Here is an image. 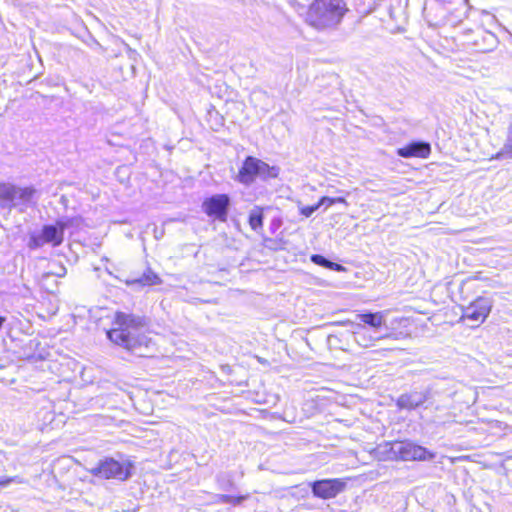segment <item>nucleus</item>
I'll use <instances>...</instances> for the list:
<instances>
[{
	"instance_id": "obj_1",
	"label": "nucleus",
	"mask_w": 512,
	"mask_h": 512,
	"mask_svg": "<svg viewBox=\"0 0 512 512\" xmlns=\"http://www.w3.org/2000/svg\"><path fill=\"white\" fill-rule=\"evenodd\" d=\"M114 327L107 330L108 338L117 345L142 355L141 349L152 346V339L141 332L145 325L142 318L118 312L114 316Z\"/></svg>"
},
{
	"instance_id": "obj_2",
	"label": "nucleus",
	"mask_w": 512,
	"mask_h": 512,
	"mask_svg": "<svg viewBox=\"0 0 512 512\" xmlns=\"http://www.w3.org/2000/svg\"><path fill=\"white\" fill-rule=\"evenodd\" d=\"M349 12L345 0H313L303 15L304 22L316 31L337 28Z\"/></svg>"
},
{
	"instance_id": "obj_3",
	"label": "nucleus",
	"mask_w": 512,
	"mask_h": 512,
	"mask_svg": "<svg viewBox=\"0 0 512 512\" xmlns=\"http://www.w3.org/2000/svg\"><path fill=\"white\" fill-rule=\"evenodd\" d=\"M279 175V168L271 166L268 163L254 157L247 156L244 158L242 165L238 169L237 181L243 185H250L261 179L263 181L275 179Z\"/></svg>"
},
{
	"instance_id": "obj_4",
	"label": "nucleus",
	"mask_w": 512,
	"mask_h": 512,
	"mask_svg": "<svg viewBox=\"0 0 512 512\" xmlns=\"http://www.w3.org/2000/svg\"><path fill=\"white\" fill-rule=\"evenodd\" d=\"M382 448L384 452L388 453L385 459H400L403 461H424L431 460L435 457L434 453L412 442H395L391 444H386Z\"/></svg>"
},
{
	"instance_id": "obj_5",
	"label": "nucleus",
	"mask_w": 512,
	"mask_h": 512,
	"mask_svg": "<svg viewBox=\"0 0 512 512\" xmlns=\"http://www.w3.org/2000/svg\"><path fill=\"white\" fill-rule=\"evenodd\" d=\"M229 206L230 198L224 193L206 197L202 202V210L205 215L220 222L227 221Z\"/></svg>"
},
{
	"instance_id": "obj_6",
	"label": "nucleus",
	"mask_w": 512,
	"mask_h": 512,
	"mask_svg": "<svg viewBox=\"0 0 512 512\" xmlns=\"http://www.w3.org/2000/svg\"><path fill=\"white\" fill-rule=\"evenodd\" d=\"M132 464L129 461L118 462L114 459H105L92 470L96 476L106 479L116 478L120 480L127 479L131 474Z\"/></svg>"
},
{
	"instance_id": "obj_7",
	"label": "nucleus",
	"mask_w": 512,
	"mask_h": 512,
	"mask_svg": "<svg viewBox=\"0 0 512 512\" xmlns=\"http://www.w3.org/2000/svg\"><path fill=\"white\" fill-rule=\"evenodd\" d=\"M491 301L488 298L479 297L463 309L461 320H470L479 326L488 317L491 311Z\"/></svg>"
},
{
	"instance_id": "obj_8",
	"label": "nucleus",
	"mask_w": 512,
	"mask_h": 512,
	"mask_svg": "<svg viewBox=\"0 0 512 512\" xmlns=\"http://www.w3.org/2000/svg\"><path fill=\"white\" fill-rule=\"evenodd\" d=\"M346 483L341 479L320 480L313 484V493L321 498L335 497L344 490Z\"/></svg>"
},
{
	"instance_id": "obj_9",
	"label": "nucleus",
	"mask_w": 512,
	"mask_h": 512,
	"mask_svg": "<svg viewBox=\"0 0 512 512\" xmlns=\"http://www.w3.org/2000/svg\"><path fill=\"white\" fill-rule=\"evenodd\" d=\"M432 149L428 142L416 141L397 149V155L403 158L426 159L431 155Z\"/></svg>"
},
{
	"instance_id": "obj_10",
	"label": "nucleus",
	"mask_w": 512,
	"mask_h": 512,
	"mask_svg": "<svg viewBox=\"0 0 512 512\" xmlns=\"http://www.w3.org/2000/svg\"><path fill=\"white\" fill-rule=\"evenodd\" d=\"M66 227L67 223L61 220L56 221L54 225H44L41 231L46 244H51L53 247L59 246L63 242Z\"/></svg>"
},
{
	"instance_id": "obj_11",
	"label": "nucleus",
	"mask_w": 512,
	"mask_h": 512,
	"mask_svg": "<svg viewBox=\"0 0 512 512\" xmlns=\"http://www.w3.org/2000/svg\"><path fill=\"white\" fill-rule=\"evenodd\" d=\"M268 207L254 206L248 213L247 222L250 229L256 233H261L264 227L265 211Z\"/></svg>"
},
{
	"instance_id": "obj_12",
	"label": "nucleus",
	"mask_w": 512,
	"mask_h": 512,
	"mask_svg": "<svg viewBox=\"0 0 512 512\" xmlns=\"http://www.w3.org/2000/svg\"><path fill=\"white\" fill-rule=\"evenodd\" d=\"M354 337L356 343L363 348L372 347L377 340L384 338L383 336L373 337L366 327L360 325L354 332Z\"/></svg>"
},
{
	"instance_id": "obj_13",
	"label": "nucleus",
	"mask_w": 512,
	"mask_h": 512,
	"mask_svg": "<svg viewBox=\"0 0 512 512\" xmlns=\"http://www.w3.org/2000/svg\"><path fill=\"white\" fill-rule=\"evenodd\" d=\"M16 199V187L0 183V206L11 207Z\"/></svg>"
},
{
	"instance_id": "obj_14",
	"label": "nucleus",
	"mask_w": 512,
	"mask_h": 512,
	"mask_svg": "<svg viewBox=\"0 0 512 512\" xmlns=\"http://www.w3.org/2000/svg\"><path fill=\"white\" fill-rule=\"evenodd\" d=\"M131 283L138 284L140 286H155L161 284V279L151 269H147L139 278L132 281Z\"/></svg>"
},
{
	"instance_id": "obj_15",
	"label": "nucleus",
	"mask_w": 512,
	"mask_h": 512,
	"mask_svg": "<svg viewBox=\"0 0 512 512\" xmlns=\"http://www.w3.org/2000/svg\"><path fill=\"white\" fill-rule=\"evenodd\" d=\"M359 318L364 324H367L373 328H379L385 322L384 315L380 312L361 314V315H359Z\"/></svg>"
},
{
	"instance_id": "obj_16",
	"label": "nucleus",
	"mask_w": 512,
	"mask_h": 512,
	"mask_svg": "<svg viewBox=\"0 0 512 512\" xmlns=\"http://www.w3.org/2000/svg\"><path fill=\"white\" fill-rule=\"evenodd\" d=\"M311 261L319 266L334 270V271H344L345 268L338 263L332 262L326 259L324 256L319 254H314L311 256Z\"/></svg>"
},
{
	"instance_id": "obj_17",
	"label": "nucleus",
	"mask_w": 512,
	"mask_h": 512,
	"mask_svg": "<svg viewBox=\"0 0 512 512\" xmlns=\"http://www.w3.org/2000/svg\"><path fill=\"white\" fill-rule=\"evenodd\" d=\"M36 193V190L33 187H25V188H16V198L21 199L24 202H30L34 195Z\"/></svg>"
},
{
	"instance_id": "obj_18",
	"label": "nucleus",
	"mask_w": 512,
	"mask_h": 512,
	"mask_svg": "<svg viewBox=\"0 0 512 512\" xmlns=\"http://www.w3.org/2000/svg\"><path fill=\"white\" fill-rule=\"evenodd\" d=\"M346 204V200L345 198L343 197H334V198H331V197H327V196H323L321 197L319 200H318V205L319 206H322V205H326V206H332L334 204Z\"/></svg>"
},
{
	"instance_id": "obj_19",
	"label": "nucleus",
	"mask_w": 512,
	"mask_h": 512,
	"mask_svg": "<svg viewBox=\"0 0 512 512\" xmlns=\"http://www.w3.org/2000/svg\"><path fill=\"white\" fill-rule=\"evenodd\" d=\"M420 400L410 401V396H401L398 400V405L402 408H412L418 406Z\"/></svg>"
},
{
	"instance_id": "obj_20",
	"label": "nucleus",
	"mask_w": 512,
	"mask_h": 512,
	"mask_svg": "<svg viewBox=\"0 0 512 512\" xmlns=\"http://www.w3.org/2000/svg\"><path fill=\"white\" fill-rule=\"evenodd\" d=\"M46 244L44 241L43 234L40 235H32L29 240V247L32 249H35L37 247H40L42 245Z\"/></svg>"
},
{
	"instance_id": "obj_21",
	"label": "nucleus",
	"mask_w": 512,
	"mask_h": 512,
	"mask_svg": "<svg viewBox=\"0 0 512 512\" xmlns=\"http://www.w3.org/2000/svg\"><path fill=\"white\" fill-rule=\"evenodd\" d=\"M319 207L318 202L314 205L301 207L300 214L305 217H310Z\"/></svg>"
},
{
	"instance_id": "obj_22",
	"label": "nucleus",
	"mask_w": 512,
	"mask_h": 512,
	"mask_svg": "<svg viewBox=\"0 0 512 512\" xmlns=\"http://www.w3.org/2000/svg\"><path fill=\"white\" fill-rule=\"evenodd\" d=\"M282 226V219L275 217L271 220V229L273 232L277 231Z\"/></svg>"
},
{
	"instance_id": "obj_23",
	"label": "nucleus",
	"mask_w": 512,
	"mask_h": 512,
	"mask_svg": "<svg viewBox=\"0 0 512 512\" xmlns=\"http://www.w3.org/2000/svg\"><path fill=\"white\" fill-rule=\"evenodd\" d=\"M220 498H221V501H223V502H233V503H240L244 499L243 497L233 498L231 496H226V495H222Z\"/></svg>"
},
{
	"instance_id": "obj_24",
	"label": "nucleus",
	"mask_w": 512,
	"mask_h": 512,
	"mask_svg": "<svg viewBox=\"0 0 512 512\" xmlns=\"http://www.w3.org/2000/svg\"><path fill=\"white\" fill-rule=\"evenodd\" d=\"M14 481H15V478H10V477L1 478L0 479V487H6Z\"/></svg>"
},
{
	"instance_id": "obj_25",
	"label": "nucleus",
	"mask_w": 512,
	"mask_h": 512,
	"mask_svg": "<svg viewBox=\"0 0 512 512\" xmlns=\"http://www.w3.org/2000/svg\"><path fill=\"white\" fill-rule=\"evenodd\" d=\"M501 424H502V423H501V422H499V421H491V422H490V425H491V429H492V430H493V429H495V428H501Z\"/></svg>"
},
{
	"instance_id": "obj_26",
	"label": "nucleus",
	"mask_w": 512,
	"mask_h": 512,
	"mask_svg": "<svg viewBox=\"0 0 512 512\" xmlns=\"http://www.w3.org/2000/svg\"><path fill=\"white\" fill-rule=\"evenodd\" d=\"M4 322H5V318L0 316V329L2 328Z\"/></svg>"
},
{
	"instance_id": "obj_27",
	"label": "nucleus",
	"mask_w": 512,
	"mask_h": 512,
	"mask_svg": "<svg viewBox=\"0 0 512 512\" xmlns=\"http://www.w3.org/2000/svg\"><path fill=\"white\" fill-rule=\"evenodd\" d=\"M271 241H272V239H270V238H263V242H264V244H265L266 246H267V243H268V242H271Z\"/></svg>"
}]
</instances>
